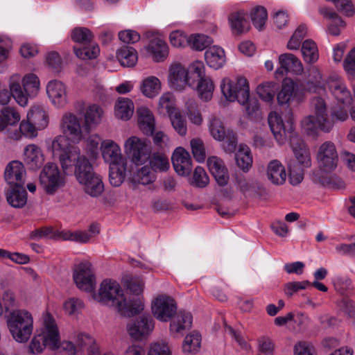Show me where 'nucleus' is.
Instances as JSON below:
<instances>
[{"instance_id":"nucleus-1","label":"nucleus","mask_w":355,"mask_h":355,"mask_svg":"<svg viewBox=\"0 0 355 355\" xmlns=\"http://www.w3.org/2000/svg\"><path fill=\"white\" fill-rule=\"evenodd\" d=\"M279 67L275 70L276 77L283 76L285 73L296 76L294 78L286 77L282 81V89H304L313 87L318 89H345L340 82L330 83L323 80L321 73L316 69H312L313 78H309L304 73V67L301 60L291 53H284L278 56Z\"/></svg>"},{"instance_id":"nucleus-2","label":"nucleus","mask_w":355,"mask_h":355,"mask_svg":"<svg viewBox=\"0 0 355 355\" xmlns=\"http://www.w3.org/2000/svg\"><path fill=\"white\" fill-rule=\"evenodd\" d=\"M167 85L171 89H214L212 77L206 73L204 63L195 60L185 68L182 64L172 63L167 73Z\"/></svg>"},{"instance_id":"nucleus-3","label":"nucleus","mask_w":355,"mask_h":355,"mask_svg":"<svg viewBox=\"0 0 355 355\" xmlns=\"http://www.w3.org/2000/svg\"><path fill=\"white\" fill-rule=\"evenodd\" d=\"M312 114L309 115L302 121V126L307 134L317 135L318 129L329 132L333 124L328 121L327 106L324 100L315 97L311 101Z\"/></svg>"},{"instance_id":"nucleus-4","label":"nucleus","mask_w":355,"mask_h":355,"mask_svg":"<svg viewBox=\"0 0 355 355\" xmlns=\"http://www.w3.org/2000/svg\"><path fill=\"white\" fill-rule=\"evenodd\" d=\"M6 323L12 338L18 343H26L33 334V317L26 310H12L8 315Z\"/></svg>"},{"instance_id":"nucleus-5","label":"nucleus","mask_w":355,"mask_h":355,"mask_svg":"<svg viewBox=\"0 0 355 355\" xmlns=\"http://www.w3.org/2000/svg\"><path fill=\"white\" fill-rule=\"evenodd\" d=\"M124 148L131 162L136 166L145 164L150 157V144L142 138L131 136L124 143Z\"/></svg>"},{"instance_id":"nucleus-6","label":"nucleus","mask_w":355,"mask_h":355,"mask_svg":"<svg viewBox=\"0 0 355 355\" xmlns=\"http://www.w3.org/2000/svg\"><path fill=\"white\" fill-rule=\"evenodd\" d=\"M54 155L57 156L64 170L73 164L75 161H78L79 150L74 146H70L65 137L58 136L53 141L52 144Z\"/></svg>"},{"instance_id":"nucleus-7","label":"nucleus","mask_w":355,"mask_h":355,"mask_svg":"<svg viewBox=\"0 0 355 355\" xmlns=\"http://www.w3.org/2000/svg\"><path fill=\"white\" fill-rule=\"evenodd\" d=\"M40 182L47 193H53L64 184V178L58 166L53 163H49L40 175Z\"/></svg>"},{"instance_id":"nucleus-8","label":"nucleus","mask_w":355,"mask_h":355,"mask_svg":"<svg viewBox=\"0 0 355 355\" xmlns=\"http://www.w3.org/2000/svg\"><path fill=\"white\" fill-rule=\"evenodd\" d=\"M112 306L121 315L131 317L142 312L144 309V304L142 298L132 297L128 294H124L123 292Z\"/></svg>"},{"instance_id":"nucleus-9","label":"nucleus","mask_w":355,"mask_h":355,"mask_svg":"<svg viewBox=\"0 0 355 355\" xmlns=\"http://www.w3.org/2000/svg\"><path fill=\"white\" fill-rule=\"evenodd\" d=\"M151 309L157 319L166 322L175 314L177 306L174 300L171 297L159 295L153 302Z\"/></svg>"},{"instance_id":"nucleus-10","label":"nucleus","mask_w":355,"mask_h":355,"mask_svg":"<svg viewBox=\"0 0 355 355\" xmlns=\"http://www.w3.org/2000/svg\"><path fill=\"white\" fill-rule=\"evenodd\" d=\"M61 128L64 133L63 137L78 143L84 137L85 130L80 119L71 113L65 114L62 119Z\"/></svg>"},{"instance_id":"nucleus-11","label":"nucleus","mask_w":355,"mask_h":355,"mask_svg":"<svg viewBox=\"0 0 355 355\" xmlns=\"http://www.w3.org/2000/svg\"><path fill=\"white\" fill-rule=\"evenodd\" d=\"M75 283L80 290L92 292L96 285V277L92 266L89 262L78 265L73 274Z\"/></svg>"},{"instance_id":"nucleus-12","label":"nucleus","mask_w":355,"mask_h":355,"mask_svg":"<svg viewBox=\"0 0 355 355\" xmlns=\"http://www.w3.org/2000/svg\"><path fill=\"white\" fill-rule=\"evenodd\" d=\"M318 161L320 168L330 171L336 168L338 155L335 144L331 141L322 144L318 151Z\"/></svg>"},{"instance_id":"nucleus-13","label":"nucleus","mask_w":355,"mask_h":355,"mask_svg":"<svg viewBox=\"0 0 355 355\" xmlns=\"http://www.w3.org/2000/svg\"><path fill=\"white\" fill-rule=\"evenodd\" d=\"M123 292L118 282L112 279H104L100 284L98 292L94 293L93 297L97 301L111 302L112 306Z\"/></svg>"},{"instance_id":"nucleus-14","label":"nucleus","mask_w":355,"mask_h":355,"mask_svg":"<svg viewBox=\"0 0 355 355\" xmlns=\"http://www.w3.org/2000/svg\"><path fill=\"white\" fill-rule=\"evenodd\" d=\"M26 169L19 161H12L6 166L4 178L10 187H21L25 183Z\"/></svg>"},{"instance_id":"nucleus-15","label":"nucleus","mask_w":355,"mask_h":355,"mask_svg":"<svg viewBox=\"0 0 355 355\" xmlns=\"http://www.w3.org/2000/svg\"><path fill=\"white\" fill-rule=\"evenodd\" d=\"M172 163L175 172L182 176L189 175L192 168L189 153L182 147L177 148L172 155Z\"/></svg>"},{"instance_id":"nucleus-16","label":"nucleus","mask_w":355,"mask_h":355,"mask_svg":"<svg viewBox=\"0 0 355 355\" xmlns=\"http://www.w3.org/2000/svg\"><path fill=\"white\" fill-rule=\"evenodd\" d=\"M47 125V116L44 112L37 111L31 114L27 121H22L19 130L24 135L34 137L37 128H44Z\"/></svg>"},{"instance_id":"nucleus-17","label":"nucleus","mask_w":355,"mask_h":355,"mask_svg":"<svg viewBox=\"0 0 355 355\" xmlns=\"http://www.w3.org/2000/svg\"><path fill=\"white\" fill-rule=\"evenodd\" d=\"M207 163L208 168L217 184L220 187L227 185L230 177L227 168L222 159L217 156H210L208 157Z\"/></svg>"},{"instance_id":"nucleus-18","label":"nucleus","mask_w":355,"mask_h":355,"mask_svg":"<svg viewBox=\"0 0 355 355\" xmlns=\"http://www.w3.org/2000/svg\"><path fill=\"white\" fill-rule=\"evenodd\" d=\"M102 157L110 164L126 162L121 153L120 146L114 141L106 139L101 144Z\"/></svg>"},{"instance_id":"nucleus-19","label":"nucleus","mask_w":355,"mask_h":355,"mask_svg":"<svg viewBox=\"0 0 355 355\" xmlns=\"http://www.w3.org/2000/svg\"><path fill=\"white\" fill-rule=\"evenodd\" d=\"M105 112L98 104H90L85 110L83 130L89 133L92 128L98 125L102 121Z\"/></svg>"},{"instance_id":"nucleus-20","label":"nucleus","mask_w":355,"mask_h":355,"mask_svg":"<svg viewBox=\"0 0 355 355\" xmlns=\"http://www.w3.org/2000/svg\"><path fill=\"white\" fill-rule=\"evenodd\" d=\"M47 347L51 349L60 347V334L58 327L53 320L48 318L45 320L44 328L40 334Z\"/></svg>"},{"instance_id":"nucleus-21","label":"nucleus","mask_w":355,"mask_h":355,"mask_svg":"<svg viewBox=\"0 0 355 355\" xmlns=\"http://www.w3.org/2000/svg\"><path fill=\"white\" fill-rule=\"evenodd\" d=\"M153 329V322L147 317H141L128 326L129 335L136 340H140L148 335Z\"/></svg>"},{"instance_id":"nucleus-22","label":"nucleus","mask_w":355,"mask_h":355,"mask_svg":"<svg viewBox=\"0 0 355 355\" xmlns=\"http://www.w3.org/2000/svg\"><path fill=\"white\" fill-rule=\"evenodd\" d=\"M147 53L155 62H161L166 58L168 54V47L166 42L160 37H155L145 47Z\"/></svg>"},{"instance_id":"nucleus-23","label":"nucleus","mask_w":355,"mask_h":355,"mask_svg":"<svg viewBox=\"0 0 355 355\" xmlns=\"http://www.w3.org/2000/svg\"><path fill=\"white\" fill-rule=\"evenodd\" d=\"M137 122L140 130L146 135H152L155 126L153 112L148 108L141 107L137 109Z\"/></svg>"},{"instance_id":"nucleus-24","label":"nucleus","mask_w":355,"mask_h":355,"mask_svg":"<svg viewBox=\"0 0 355 355\" xmlns=\"http://www.w3.org/2000/svg\"><path fill=\"white\" fill-rule=\"evenodd\" d=\"M268 123L271 131L278 141H283L287 133L293 130L292 125L290 124L288 128H286L281 116L277 112L270 113L268 116Z\"/></svg>"},{"instance_id":"nucleus-25","label":"nucleus","mask_w":355,"mask_h":355,"mask_svg":"<svg viewBox=\"0 0 355 355\" xmlns=\"http://www.w3.org/2000/svg\"><path fill=\"white\" fill-rule=\"evenodd\" d=\"M205 59L207 65L214 69L221 68L226 61L224 50L218 46L208 48L205 53Z\"/></svg>"},{"instance_id":"nucleus-26","label":"nucleus","mask_w":355,"mask_h":355,"mask_svg":"<svg viewBox=\"0 0 355 355\" xmlns=\"http://www.w3.org/2000/svg\"><path fill=\"white\" fill-rule=\"evenodd\" d=\"M291 143L298 162L304 167L310 166L311 164L310 152L304 142L297 137H293Z\"/></svg>"},{"instance_id":"nucleus-27","label":"nucleus","mask_w":355,"mask_h":355,"mask_svg":"<svg viewBox=\"0 0 355 355\" xmlns=\"http://www.w3.org/2000/svg\"><path fill=\"white\" fill-rule=\"evenodd\" d=\"M267 176L272 183L280 185L285 182L287 173L285 167L279 161L272 160L268 165Z\"/></svg>"},{"instance_id":"nucleus-28","label":"nucleus","mask_w":355,"mask_h":355,"mask_svg":"<svg viewBox=\"0 0 355 355\" xmlns=\"http://www.w3.org/2000/svg\"><path fill=\"white\" fill-rule=\"evenodd\" d=\"M247 15L240 10L231 12L228 16V24L233 33L241 34L246 31Z\"/></svg>"},{"instance_id":"nucleus-29","label":"nucleus","mask_w":355,"mask_h":355,"mask_svg":"<svg viewBox=\"0 0 355 355\" xmlns=\"http://www.w3.org/2000/svg\"><path fill=\"white\" fill-rule=\"evenodd\" d=\"M96 175L93 170L92 166L89 160L82 155L75 166V175L80 184L85 182L86 180Z\"/></svg>"},{"instance_id":"nucleus-30","label":"nucleus","mask_w":355,"mask_h":355,"mask_svg":"<svg viewBox=\"0 0 355 355\" xmlns=\"http://www.w3.org/2000/svg\"><path fill=\"white\" fill-rule=\"evenodd\" d=\"M114 110L117 117L127 121L133 115L135 106L130 98L119 97L116 101Z\"/></svg>"},{"instance_id":"nucleus-31","label":"nucleus","mask_w":355,"mask_h":355,"mask_svg":"<svg viewBox=\"0 0 355 355\" xmlns=\"http://www.w3.org/2000/svg\"><path fill=\"white\" fill-rule=\"evenodd\" d=\"M25 162L33 169L42 166L44 157L40 148L35 145H29L25 150Z\"/></svg>"},{"instance_id":"nucleus-32","label":"nucleus","mask_w":355,"mask_h":355,"mask_svg":"<svg viewBox=\"0 0 355 355\" xmlns=\"http://www.w3.org/2000/svg\"><path fill=\"white\" fill-rule=\"evenodd\" d=\"M7 200L14 207H24L27 201L26 192L24 186L10 187V190L7 194Z\"/></svg>"},{"instance_id":"nucleus-33","label":"nucleus","mask_w":355,"mask_h":355,"mask_svg":"<svg viewBox=\"0 0 355 355\" xmlns=\"http://www.w3.org/2000/svg\"><path fill=\"white\" fill-rule=\"evenodd\" d=\"M116 57L124 67H133L137 62L138 56L136 50L128 46H121L116 52Z\"/></svg>"},{"instance_id":"nucleus-34","label":"nucleus","mask_w":355,"mask_h":355,"mask_svg":"<svg viewBox=\"0 0 355 355\" xmlns=\"http://www.w3.org/2000/svg\"><path fill=\"white\" fill-rule=\"evenodd\" d=\"M307 33V27L304 24L299 25L295 30L286 44V49L289 51H296L302 48V40Z\"/></svg>"},{"instance_id":"nucleus-35","label":"nucleus","mask_w":355,"mask_h":355,"mask_svg":"<svg viewBox=\"0 0 355 355\" xmlns=\"http://www.w3.org/2000/svg\"><path fill=\"white\" fill-rule=\"evenodd\" d=\"M110 165V182L114 187H119L125 180L127 162Z\"/></svg>"},{"instance_id":"nucleus-36","label":"nucleus","mask_w":355,"mask_h":355,"mask_svg":"<svg viewBox=\"0 0 355 355\" xmlns=\"http://www.w3.org/2000/svg\"><path fill=\"white\" fill-rule=\"evenodd\" d=\"M301 52L304 62L308 64L315 63L319 58L318 46L312 40L303 42Z\"/></svg>"},{"instance_id":"nucleus-37","label":"nucleus","mask_w":355,"mask_h":355,"mask_svg":"<svg viewBox=\"0 0 355 355\" xmlns=\"http://www.w3.org/2000/svg\"><path fill=\"white\" fill-rule=\"evenodd\" d=\"M221 103L227 104L236 100L241 104H244L249 99L250 90H220Z\"/></svg>"},{"instance_id":"nucleus-38","label":"nucleus","mask_w":355,"mask_h":355,"mask_svg":"<svg viewBox=\"0 0 355 355\" xmlns=\"http://www.w3.org/2000/svg\"><path fill=\"white\" fill-rule=\"evenodd\" d=\"M84 187L85 191L91 196L96 197L100 196L104 191V185L101 178L97 175L87 179L84 182H81Z\"/></svg>"},{"instance_id":"nucleus-39","label":"nucleus","mask_w":355,"mask_h":355,"mask_svg":"<svg viewBox=\"0 0 355 355\" xmlns=\"http://www.w3.org/2000/svg\"><path fill=\"white\" fill-rule=\"evenodd\" d=\"M250 19L254 28L258 31H263L268 19V12L263 6H255L250 12Z\"/></svg>"},{"instance_id":"nucleus-40","label":"nucleus","mask_w":355,"mask_h":355,"mask_svg":"<svg viewBox=\"0 0 355 355\" xmlns=\"http://www.w3.org/2000/svg\"><path fill=\"white\" fill-rule=\"evenodd\" d=\"M192 318L189 313L180 312L172 319L171 329L172 331L180 333L182 331L189 329L191 327Z\"/></svg>"},{"instance_id":"nucleus-41","label":"nucleus","mask_w":355,"mask_h":355,"mask_svg":"<svg viewBox=\"0 0 355 355\" xmlns=\"http://www.w3.org/2000/svg\"><path fill=\"white\" fill-rule=\"evenodd\" d=\"M213 43V40L204 34H191L189 36L188 46L193 50L201 51Z\"/></svg>"},{"instance_id":"nucleus-42","label":"nucleus","mask_w":355,"mask_h":355,"mask_svg":"<svg viewBox=\"0 0 355 355\" xmlns=\"http://www.w3.org/2000/svg\"><path fill=\"white\" fill-rule=\"evenodd\" d=\"M201 335L193 331L186 336L183 343V350L184 352L191 354L198 352L200 347Z\"/></svg>"},{"instance_id":"nucleus-43","label":"nucleus","mask_w":355,"mask_h":355,"mask_svg":"<svg viewBox=\"0 0 355 355\" xmlns=\"http://www.w3.org/2000/svg\"><path fill=\"white\" fill-rule=\"evenodd\" d=\"M249 87L247 78L241 76L235 78L225 77L220 85V89H249Z\"/></svg>"},{"instance_id":"nucleus-44","label":"nucleus","mask_w":355,"mask_h":355,"mask_svg":"<svg viewBox=\"0 0 355 355\" xmlns=\"http://www.w3.org/2000/svg\"><path fill=\"white\" fill-rule=\"evenodd\" d=\"M12 49V41L6 35L0 34V73L6 69L4 62L8 59Z\"/></svg>"},{"instance_id":"nucleus-45","label":"nucleus","mask_w":355,"mask_h":355,"mask_svg":"<svg viewBox=\"0 0 355 355\" xmlns=\"http://www.w3.org/2000/svg\"><path fill=\"white\" fill-rule=\"evenodd\" d=\"M149 160L150 168L155 171H165L170 167L167 156L163 153H154Z\"/></svg>"},{"instance_id":"nucleus-46","label":"nucleus","mask_w":355,"mask_h":355,"mask_svg":"<svg viewBox=\"0 0 355 355\" xmlns=\"http://www.w3.org/2000/svg\"><path fill=\"white\" fill-rule=\"evenodd\" d=\"M154 180L155 175L148 166L141 167L132 176V181L135 184H148Z\"/></svg>"},{"instance_id":"nucleus-47","label":"nucleus","mask_w":355,"mask_h":355,"mask_svg":"<svg viewBox=\"0 0 355 355\" xmlns=\"http://www.w3.org/2000/svg\"><path fill=\"white\" fill-rule=\"evenodd\" d=\"M190 146L194 159L198 162H203L206 158V148L203 141L200 138H193L190 141Z\"/></svg>"},{"instance_id":"nucleus-48","label":"nucleus","mask_w":355,"mask_h":355,"mask_svg":"<svg viewBox=\"0 0 355 355\" xmlns=\"http://www.w3.org/2000/svg\"><path fill=\"white\" fill-rule=\"evenodd\" d=\"M73 51L76 55L82 60L96 58L100 53L99 46L96 44H90L88 46H85L83 49L75 46Z\"/></svg>"},{"instance_id":"nucleus-49","label":"nucleus","mask_w":355,"mask_h":355,"mask_svg":"<svg viewBox=\"0 0 355 355\" xmlns=\"http://www.w3.org/2000/svg\"><path fill=\"white\" fill-rule=\"evenodd\" d=\"M71 37L73 42L86 44L92 40L93 34L87 28L77 27L72 30Z\"/></svg>"},{"instance_id":"nucleus-50","label":"nucleus","mask_w":355,"mask_h":355,"mask_svg":"<svg viewBox=\"0 0 355 355\" xmlns=\"http://www.w3.org/2000/svg\"><path fill=\"white\" fill-rule=\"evenodd\" d=\"M277 96L279 104L288 103L291 100L301 101L303 98L302 90H280Z\"/></svg>"},{"instance_id":"nucleus-51","label":"nucleus","mask_w":355,"mask_h":355,"mask_svg":"<svg viewBox=\"0 0 355 355\" xmlns=\"http://www.w3.org/2000/svg\"><path fill=\"white\" fill-rule=\"evenodd\" d=\"M175 130L182 136L187 133V125L179 110H173L168 114Z\"/></svg>"},{"instance_id":"nucleus-52","label":"nucleus","mask_w":355,"mask_h":355,"mask_svg":"<svg viewBox=\"0 0 355 355\" xmlns=\"http://www.w3.org/2000/svg\"><path fill=\"white\" fill-rule=\"evenodd\" d=\"M250 93L249 99L246 100L243 104L245 106V112L251 119H258L261 118V111L255 97L252 96Z\"/></svg>"},{"instance_id":"nucleus-53","label":"nucleus","mask_w":355,"mask_h":355,"mask_svg":"<svg viewBox=\"0 0 355 355\" xmlns=\"http://www.w3.org/2000/svg\"><path fill=\"white\" fill-rule=\"evenodd\" d=\"M169 40L171 45L176 48H184L188 46L189 36L182 31H174L171 33Z\"/></svg>"},{"instance_id":"nucleus-54","label":"nucleus","mask_w":355,"mask_h":355,"mask_svg":"<svg viewBox=\"0 0 355 355\" xmlns=\"http://www.w3.org/2000/svg\"><path fill=\"white\" fill-rule=\"evenodd\" d=\"M209 182V178L202 167L198 166L195 168L192 184L196 187L203 188L205 187Z\"/></svg>"},{"instance_id":"nucleus-55","label":"nucleus","mask_w":355,"mask_h":355,"mask_svg":"<svg viewBox=\"0 0 355 355\" xmlns=\"http://www.w3.org/2000/svg\"><path fill=\"white\" fill-rule=\"evenodd\" d=\"M147 355H171V351L167 343L157 341L150 345Z\"/></svg>"},{"instance_id":"nucleus-56","label":"nucleus","mask_w":355,"mask_h":355,"mask_svg":"<svg viewBox=\"0 0 355 355\" xmlns=\"http://www.w3.org/2000/svg\"><path fill=\"white\" fill-rule=\"evenodd\" d=\"M144 283L138 278L131 279L128 284V291L129 295H133L135 297H140L144 291Z\"/></svg>"},{"instance_id":"nucleus-57","label":"nucleus","mask_w":355,"mask_h":355,"mask_svg":"<svg viewBox=\"0 0 355 355\" xmlns=\"http://www.w3.org/2000/svg\"><path fill=\"white\" fill-rule=\"evenodd\" d=\"M83 307V302L76 297L67 299L63 304L64 311L69 315L77 313Z\"/></svg>"},{"instance_id":"nucleus-58","label":"nucleus","mask_w":355,"mask_h":355,"mask_svg":"<svg viewBox=\"0 0 355 355\" xmlns=\"http://www.w3.org/2000/svg\"><path fill=\"white\" fill-rule=\"evenodd\" d=\"M237 165L243 170L248 169L252 164V158L248 150L241 149L236 154Z\"/></svg>"},{"instance_id":"nucleus-59","label":"nucleus","mask_w":355,"mask_h":355,"mask_svg":"<svg viewBox=\"0 0 355 355\" xmlns=\"http://www.w3.org/2000/svg\"><path fill=\"white\" fill-rule=\"evenodd\" d=\"M346 27L345 21L340 17H338L328 23L327 33L334 36L339 35Z\"/></svg>"},{"instance_id":"nucleus-60","label":"nucleus","mask_w":355,"mask_h":355,"mask_svg":"<svg viewBox=\"0 0 355 355\" xmlns=\"http://www.w3.org/2000/svg\"><path fill=\"white\" fill-rule=\"evenodd\" d=\"M47 345L44 340V338L39 334L35 335L30 342L28 349L31 354H37L42 353Z\"/></svg>"},{"instance_id":"nucleus-61","label":"nucleus","mask_w":355,"mask_h":355,"mask_svg":"<svg viewBox=\"0 0 355 355\" xmlns=\"http://www.w3.org/2000/svg\"><path fill=\"white\" fill-rule=\"evenodd\" d=\"M21 85L24 89H40V80L37 74L28 73L23 76Z\"/></svg>"},{"instance_id":"nucleus-62","label":"nucleus","mask_w":355,"mask_h":355,"mask_svg":"<svg viewBox=\"0 0 355 355\" xmlns=\"http://www.w3.org/2000/svg\"><path fill=\"white\" fill-rule=\"evenodd\" d=\"M211 134L214 138L218 141H223L229 135H227L225 129L222 123L218 120L212 121L211 125Z\"/></svg>"},{"instance_id":"nucleus-63","label":"nucleus","mask_w":355,"mask_h":355,"mask_svg":"<svg viewBox=\"0 0 355 355\" xmlns=\"http://www.w3.org/2000/svg\"><path fill=\"white\" fill-rule=\"evenodd\" d=\"M161 80L155 76L144 77L140 83L141 89H161Z\"/></svg>"},{"instance_id":"nucleus-64","label":"nucleus","mask_w":355,"mask_h":355,"mask_svg":"<svg viewBox=\"0 0 355 355\" xmlns=\"http://www.w3.org/2000/svg\"><path fill=\"white\" fill-rule=\"evenodd\" d=\"M314 348L306 341H300L294 347V355H313Z\"/></svg>"}]
</instances>
